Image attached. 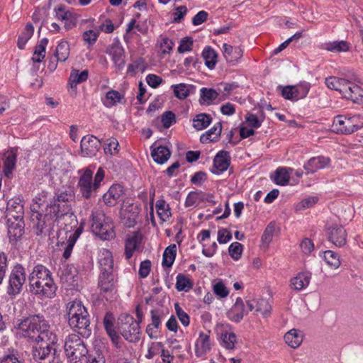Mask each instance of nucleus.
<instances>
[{"mask_svg": "<svg viewBox=\"0 0 363 363\" xmlns=\"http://www.w3.org/2000/svg\"><path fill=\"white\" fill-rule=\"evenodd\" d=\"M100 146V140L93 135L84 136L81 140L82 152L88 157L94 156Z\"/></svg>", "mask_w": 363, "mask_h": 363, "instance_id": "19", "label": "nucleus"}, {"mask_svg": "<svg viewBox=\"0 0 363 363\" xmlns=\"http://www.w3.org/2000/svg\"><path fill=\"white\" fill-rule=\"evenodd\" d=\"M88 71L86 69L79 72L77 69H72L69 77V84L71 86H76L82 83L88 79Z\"/></svg>", "mask_w": 363, "mask_h": 363, "instance_id": "46", "label": "nucleus"}, {"mask_svg": "<svg viewBox=\"0 0 363 363\" xmlns=\"http://www.w3.org/2000/svg\"><path fill=\"white\" fill-rule=\"evenodd\" d=\"M286 343L292 348H297L303 341V334L300 330L292 329L284 335Z\"/></svg>", "mask_w": 363, "mask_h": 363, "instance_id": "33", "label": "nucleus"}, {"mask_svg": "<svg viewBox=\"0 0 363 363\" xmlns=\"http://www.w3.org/2000/svg\"><path fill=\"white\" fill-rule=\"evenodd\" d=\"M328 239L337 247H342L347 242V232L342 225H333L328 229Z\"/></svg>", "mask_w": 363, "mask_h": 363, "instance_id": "16", "label": "nucleus"}, {"mask_svg": "<svg viewBox=\"0 0 363 363\" xmlns=\"http://www.w3.org/2000/svg\"><path fill=\"white\" fill-rule=\"evenodd\" d=\"M55 17L60 21H69L72 17V14L69 11H66L64 6H60L55 9Z\"/></svg>", "mask_w": 363, "mask_h": 363, "instance_id": "63", "label": "nucleus"}, {"mask_svg": "<svg viewBox=\"0 0 363 363\" xmlns=\"http://www.w3.org/2000/svg\"><path fill=\"white\" fill-rule=\"evenodd\" d=\"M104 323L105 329H106L108 335L111 337L113 343L115 344L116 345H117L120 337L118 335L116 331L113 328V323L111 320H107L105 318Z\"/></svg>", "mask_w": 363, "mask_h": 363, "instance_id": "55", "label": "nucleus"}, {"mask_svg": "<svg viewBox=\"0 0 363 363\" xmlns=\"http://www.w3.org/2000/svg\"><path fill=\"white\" fill-rule=\"evenodd\" d=\"M107 52L111 56L116 67L119 69L123 67L125 65L124 50L118 40L111 45Z\"/></svg>", "mask_w": 363, "mask_h": 363, "instance_id": "22", "label": "nucleus"}, {"mask_svg": "<svg viewBox=\"0 0 363 363\" xmlns=\"http://www.w3.org/2000/svg\"><path fill=\"white\" fill-rule=\"evenodd\" d=\"M17 148L12 147L4 154V172L6 176L11 173L16 163Z\"/></svg>", "mask_w": 363, "mask_h": 363, "instance_id": "30", "label": "nucleus"}, {"mask_svg": "<svg viewBox=\"0 0 363 363\" xmlns=\"http://www.w3.org/2000/svg\"><path fill=\"white\" fill-rule=\"evenodd\" d=\"M324 259L327 264L334 269L338 268L340 265L338 255L332 250L324 252Z\"/></svg>", "mask_w": 363, "mask_h": 363, "instance_id": "52", "label": "nucleus"}, {"mask_svg": "<svg viewBox=\"0 0 363 363\" xmlns=\"http://www.w3.org/2000/svg\"><path fill=\"white\" fill-rule=\"evenodd\" d=\"M74 191L70 186L66 187L62 190H59L57 192L55 193V195L54 196V199L55 200V201L58 202L59 203H64L62 205L63 208H66L67 206H68L69 208H70V205L69 203L72 201H74Z\"/></svg>", "mask_w": 363, "mask_h": 363, "instance_id": "27", "label": "nucleus"}, {"mask_svg": "<svg viewBox=\"0 0 363 363\" xmlns=\"http://www.w3.org/2000/svg\"><path fill=\"white\" fill-rule=\"evenodd\" d=\"M236 342V335L233 333H225L223 335V345L226 349L232 350L234 348Z\"/></svg>", "mask_w": 363, "mask_h": 363, "instance_id": "62", "label": "nucleus"}, {"mask_svg": "<svg viewBox=\"0 0 363 363\" xmlns=\"http://www.w3.org/2000/svg\"><path fill=\"white\" fill-rule=\"evenodd\" d=\"M48 197V192L42 191L38 193L33 200V203L30 205V213H40L43 211L42 208L46 203Z\"/></svg>", "mask_w": 363, "mask_h": 363, "instance_id": "36", "label": "nucleus"}, {"mask_svg": "<svg viewBox=\"0 0 363 363\" xmlns=\"http://www.w3.org/2000/svg\"><path fill=\"white\" fill-rule=\"evenodd\" d=\"M342 95L355 103L363 101V89L359 85L348 80L345 83Z\"/></svg>", "mask_w": 363, "mask_h": 363, "instance_id": "18", "label": "nucleus"}, {"mask_svg": "<svg viewBox=\"0 0 363 363\" xmlns=\"http://www.w3.org/2000/svg\"><path fill=\"white\" fill-rule=\"evenodd\" d=\"M212 118L207 113L197 114L193 119V127L197 130L207 128L211 123Z\"/></svg>", "mask_w": 363, "mask_h": 363, "instance_id": "37", "label": "nucleus"}, {"mask_svg": "<svg viewBox=\"0 0 363 363\" xmlns=\"http://www.w3.org/2000/svg\"><path fill=\"white\" fill-rule=\"evenodd\" d=\"M89 316L86 308L82 305L80 301L74 300L67 304V315L68 323L77 324L81 315Z\"/></svg>", "mask_w": 363, "mask_h": 363, "instance_id": "11", "label": "nucleus"}, {"mask_svg": "<svg viewBox=\"0 0 363 363\" xmlns=\"http://www.w3.org/2000/svg\"><path fill=\"white\" fill-rule=\"evenodd\" d=\"M222 130L221 123H217L210 130L203 134L200 138L201 143H208L209 142H215L218 140Z\"/></svg>", "mask_w": 363, "mask_h": 363, "instance_id": "31", "label": "nucleus"}, {"mask_svg": "<svg viewBox=\"0 0 363 363\" xmlns=\"http://www.w3.org/2000/svg\"><path fill=\"white\" fill-rule=\"evenodd\" d=\"M193 286L191 280L183 274H179L177 277L176 289L179 291H189Z\"/></svg>", "mask_w": 363, "mask_h": 363, "instance_id": "48", "label": "nucleus"}, {"mask_svg": "<svg viewBox=\"0 0 363 363\" xmlns=\"http://www.w3.org/2000/svg\"><path fill=\"white\" fill-rule=\"evenodd\" d=\"M230 165L229 152L221 150L217 153L213 160V169L212 173L219 174L228 168Z\"/></svg>", "mask_w": 363, "mask_h": 363, "instance_id": "21", "label": "nucleus"}, {"mask_svg": "<svg viewBox=\"0 0 363 363\" xmlns=\"http://www.w3.org/2000/svg\"><path fill=\"white\" fill-rule=\"evenodd\" d=\"M8 269V257L4 252H0V285L6 276Z\"/></svg>", "mask_w": 363, "mask_h": 363, "instance_id": "58", "label": "nucleus"}, {"mask_svg": "<svg viewBox=\"0 0 363 363\" xmlns=\"http://www.w3.org/2000/svg\"><path fill=\"white\" fill-rule=\"evenodd\" d=\"M311 277L309 272H301L291 279L290 286L294 290L301 291L309 284Z\"/></svg>", "mask_w": 363, "mask_h": 363, "instance_id": "29", "label": "nucleus"}, {"mask_svg": "<svg viewBox=\"0 0 363 363\" xmlns=\"http://www.w3.org/2000/svg\"><path fill=\"white\" fill-rule=\"evenodd\" d=\"M71 208H69L68 206H67L66 208H63L61 206L60 203L55 201L54 199V202L51 203L50 204H47L46 210L48 211V212L46 214L49 215V218L52 220L54 217H59L60 216L65 215L69 211Z\"/></svg>", "mask_w": 363, "mask_h": 363, "instance_id": "34", "label": "nucleus"}, {"mask_svg": "<svg viewBox=\"0 0 363 363\" xmlns=\"http://www.w3.org/2000/svg\"><path fill=\"white\" fill-rule=\"evenodd\" d=\"M8 237L11 245H16L23 237L25 231L23 220H6Z\"/></svg>", "mask_w": 363, "mask_h": 363, "instance_id": "14", "label": "nucleus"}, {"mask_svg": "<svg viewBox=\"0 0 363 363\" xmlns=\"http://www.w3.org/2000/svg\"><path fill=\"white\" fill-rule=\"evenodd\" d=\"M119 143L115 138L108 140V143L104 147V152L106 155H114L118 152Z\"/></svg>", "mask_w": 363, "mask_h": 363, "instance_id": "57", "label": "nucleus"}, {"mask_svg": "<svg viewBox=\"0 0 363 363\" xmlns=\"http://www.w3.org/2000/svg\"><path fill=\"white\" fill-rule=\"evenodd\" d=\"M347 79L336 77H329L325 79L326 86L330 89L339 91L341 94L343 92Z\"/></svg>", "mask_w": 363, "mask_h": 363, "instance_id": "44", "label": "nucleus"}, {"mask_svg": "<svg viewBox=\"0 0 363 363\" xmlns=\"http://www.w3.org/2000/svg\"><path fill=\"white\" fill-rule=\"evenodd\" d=\"M50 220L48 214L43 215L41 212L30 213V220L37 235H50L52 224Z\"/></svg>", "mask_w": 363, "mask_h": 363, "instance_id": "9", "label": "nucleus"}, {"mask_svg": "<svg viewBox=\"0 0 363 363\" xmlns=\"http://www.w3.org/2000/svg\"><path fill=\"white\" fill-rule=\"evenodd\" d=\"M247 313L241 298H238L232 308L228 312V317L232 321L239 323Z\"/></svg>", "mask_w": 363, "mask_h": 363, "instance_id": "23", "label": "nucleus"}, {"mask_svg": "<svg viewBox=\"0 0 363 363\" xmlns=\"http://www.w3.org/2000/svg\"><path fill=\"white\" fill-rule=\"evenodd\" d=\"M69 326L74 328L83 337H88L91 333L89 315H81V318H79L77 324H71Z\"/></svg>", "mask_w": 363, "mask_h": 363, "instance_id": "28", "label": "nucleus"}, {"mask_svg": "<svg viewBox=\"0 0 363 363\" xmlns=\"http://www.w3.org/2000/svg\"><path fill=\"white\" fill-rule=\"evenodd\" d=\"M117 277L113 272H100L98 278V288L100 294H104L106 300L117 292Z\"/></svg>", "mask_w": 363, "mask_h": 363, "instance_id": "8", "label": "nucleus"}, {"mask_svg": "<svg viewBox=\"0 0 363 363\" xmlns=\"http://www.w3.org/2000/svg\"><path fill=\"white\" fill-rule=\"evenodd\" d=\"M200 99L201 104H210L213 100L216 99L218 96V93L213 89L203 87L200 89Z\"/></svg>", "mask_w": 363, "mask_h": 363, "instance_id": "42", "label": "nucleus"}, {"mask_svg": "<svg viewBox=\"0 0 363 363\" xmlns=\"http://www.w3.org/2000/svg\"><path fill=\"white\" fill-rule=\"evenodd\" d=\"M290 172L291 169L286 167H279L274 172V182L277 185L285 186L290 179Z\"/></svg>", "mask_w": 363, "mask_h": 363, "instance_id": "35", "label": "nucleus"}, {"mask_svg": "<svg viewBox=\"0 0 363 363\" xmlns=\"http://www.w3.org/2000/svg\"><path fill=\"white\" fill-rule=\"evenodd\" d=\"M64 349L70 363H89L88 350L78 335H69L65 339Z\"/></svg>", "mask_w": 363, "mask_h": 363, "instance_id": "4", "label": "nucleus"}, {"mask_svg": "<svg viewBox=\"0 0 363 363\" xmlns=\"http://www.w3.org/2000/svg\"><path fill=\"white\" fill-rule=\"evenodd\" d=\"M155 206L160 218L163 222L168 220L172 215L169 204L164 200L160 199L156 202Z\"/></svg>", "mask_w": 363, "mask_h": 363, "instance_id": "41", "label": "nucleus"}, {"mask_svg": "<svg viewBox=\"0 0 363 363\" xmlns=\"http://www.w3.org/2000/svg\"><path fill=\"white\" fill-rule=\"evenodd\" d=\"M99 264L100 272H113L112 253L106 249H103L100 252Z\"/></svg>", "mask_w": 363, "mask_h": 363, "instance_id": "26", "label": "nucleus"}, {"mask_svg": "<svg viewBox=\"0 0 363 363\" xmlns=\"http://www.w3.org/2000/svg\"><path fill=\"white\" fill-rule=\"evenodd\" d=\"M271 305L266 299L261 298L257 300L255 313L261 314L264 317H267L271 313Z\"/></svg>", "mask_w": 363, "mask_h": 363, "instance_id": "49", "label": "nucleus"}, {"mask_svg": "<svg viewBox=\"0 0 363 363\" xmlns=\"http://www.w3.org/2000/svg\"><path fill=\"white\" fill-rule=\"evenodd\" d=\"M355 118L354 117L343 118L338 116L334 121V126L337 133L342 134H352L360 128L359 125L354 124Z\"/></svg>", "mask_w": 363, "mask_h": 363, "instance_id": "15", "label": "nucleus"}, {"mask_svg": "<svg viewBox=\"0 0 363 363\" xmlns=\"http://www.w3.org/2000/svg\"><path fill=\"white\" fill-rule=\"evenodd\" d=\"M281 89V95L285 99L297 101V96L295 94V89L294 86H281L277 87Z\"/></svg>", "mask_w": 363, "mask_h": 363, "instance_id": "60", "label": "nucleus"}, {"mask_svg": "<svg viewBox=\"0 0 363 363\" xmlns=\"http://www.w3.org/2000/svg\"><path fill=\"white\" fill-rule=\"evenodd\" d=\"M177 254V246L175 244L168 246L163 253L162 266L170 267L172 266Z\"/></svg>", "mask_w": 363, "mask_h": 363, "instance_id": "39", "label": "nucleus"}, {"mask_svg": "<svg viewBox=\"0 0 363 363\" xmlns=\"http://www.w3.org/2000/svg\"><path fill=\"white\" fill-rule=\"evenodd\" d=\"M123 99V95L115 90L108 91L105 98L103 99V104L106 107L111 108L117 105L121 99Z\"/></svg>", "mask_w": 363, "mask_h": 363, "instance_id": "38", "label": "nucleus"}, {"mask_svg": "<svg viewBox=\"0 0 363 363\" xmlns=\"http://www.w3.org/2000/svg\"><path fill=\"white\" fill-rule=\"evenodd\" d=\"M119 330L123 337L130 342L140 340V327L139 322L128 314L121 315L119 318Z\"/></svg>", "mask_w": 363, "mask_h": 363, "instance_id": "7", "label": "nucleus"}, {"mask_svg": "<svg viewBox=\"0 0 363 363\" xmlns=\"http://www.w3.org/2000/svg\"><path fill=\"white\" fill-rule=\"evenodd\" d=\"M330 162L328 157L323 156L315 157L311 158L306 164H304V169L306 174H313L320 169H323L328 166Z\"/></svg>", "mask_w": 363, "mask_h": 363, "instance_id": "25", "label": "nucleus"}, {"mask_svg": "<svg viewBox=\"0 0 363 363\" xmlns=\"http://www.w3.org/2000/svg\"><path fill=\"white\" fill-rule=\"evenodd\" d=\"M228 252L233 259L238 260L241 257L242 245L238 242H233L228 248Z\"/></svg>", "mask_w": 363, "mask_h": 363, "instance_id": "59", "label": "nucleus"}, {"mask_svg": "<svg viewBox=\"0 0 363 363\" xmlns=\"http://www.w3.org/2000/svg\"><path fill=\"white\" fill-rule=\"evenodd\" d=\"M91 217V230L94 234L104 240H111L114 237V227L110 218L100 212L92 213Z\"/></svg>", "mask_w": 363, "mask_h": 363, "instance_id": "5", "label": "nucleus"}, {"mask_svg": "<svg viewBox=\"0 0 363 363\" xmlns=\"http://www.w3.org/2000/svg\"><path fill=\"white\" fill-rule=\"evenodd\" d=\"M294 86L295 94L297 96V100H298L306 96L310 90L311 84L308 82H303Z\"/></svg>", "mask_w": 363, "mask_h": 363, "instance_id": "56", "label": "nucleus"}, {"mask_svg": "<svg viewBox=\"0 0 363 363\" xmlns=\"http://www.w3.org/2000/svg\"><path fill=\"white\" fill-rule=\"evenodd\" d=\"M26 281V269L21 264L16 263L11 269L9 276L7 294L12 298L20 294Z\"/></svg>", "mask_w": 363, "mask_h": 363, "instance_id": "6", "label": "nucleus"}, {"mask_svg": "<svg viewBox=\"0 0 363 363\" xmlns=\"http://www.w3.org/2000/svg\"><path fill=\"white\" fill-rule=\"evenodd\" d=\"M202 57L205 60V65L208 68L212 69L217 63V53L210 47H206L202 52Z\"/></svg>", "mask_w": 363, "mask_h": 363, "instance_id": "40", "label": "nucleus"}, {"mask_svg": "<svg viewBox=\"0 0 363 363\" xmlns=\"http://www.w3.org/2000/svg\"><path fill=\"white\" fill-rule=\"evenodd\" d=\"M23 217L24 207L23 201L18 197L11 199L6 205V220H23Z\"/></svg>", "mask_w": 363, "mask_h": 363, "instance_id": "13", "label": "nucleus"}, {"mask_svg": "<svg viewBox=\"0 0 363 363\" xmlns=\"http://www.w3.org/2000/svg\"><path fill=\"white\" fill-rule=\"evenodd\" d=\"M142 241V235L139 232H133L128 234L125 241V256L129 259L133 253L139 250Z\"/></svg>", "mask_w": 363, "mask_h": 363, "instance_id": "17", "label": "nucleus"}, {"mask_svg": "<svg viewBox=\"0 0 363 363\" xmlns=\"http://www.w3.org/2000/svg\"><path fill=\"white\" fill-rule=\"evenodd\" d=\"M123 193V186L120 184H113L102 197L104 203L108 206H114L118 203Z\"/></svg>", "mask_w": 363, "mask_h": 363, "instance_id": "20", "label": "nucleus"}, {"mask_svg": "<svg viewBox=\"0 0 363 363\" xmlns=\"http://www.w3.org/2000/svg\"><path fill=\"white\" fill-rule=\"evenodd\" d=\"M69 45L67 41L60 42L56 48L55 56L57 61L65 62L69 56Z\"/></svg>", "mask_w": 363, "mask_h": 363, "instance_id": "43", "label": "nucleus"}, {"mask_svg": "<svg viewBox=\"0 0 363 363\" xmlns=\"http://www.w3.org/2000/svg\"><path fill=\"white\" fill-rule=\"evenodd\" d=\"M223 56L230 65H235L242 57L243 51L240 47H233L227 43L223 44Z\"/></svg>", "mask_w": 363, "mask_h": 363, "instance_id": "24", "label": "nucleus"}, {"mask_svg": "<svg viewBox=\"0 0 363 363\" xmlns=\"http://www.w3.org/2000/svg\"><path fill=\"white\" fill-rule=\"evenodd\" d=\"M78 174H80L77 183L79 192L84 199H89L92 196L93 193L99 188L101 182L104 178V171L101 167L99 168L94 182H92L94 172L91 167L79 169Z\"/></svg>", "mask_w": 363, "mask_h": 363, "instance_id": "3", "label": "nucleus"}, {"mask_svg": "<svg viewBox=\"0 0 363 363\" xmlns=\"http://www.w3.org/2000/svg\"><path fill=\"white\" fill-rule=\"evenodd\" d=\"M211 349L209 335L200 333L199 337L196 343V351L201 350L202 352H206Z\"/></svg>", "mask_w": 363, "mask_h": 363, "instance_id": "50", "label": "nucleus"}, {"mask_svg": "<svg viewBox=\"0 0 363 363\" xmlns=\"http://www.w3.org/2000/svg\"><path fill=\"white\" fill-rule=\"evenodd\" d=\"M175 96L179 99H184L189 95V89L186 84L172 85Z\"/></svg>", "mask_w": 363, "mask_h": 363, "instance_id": "53", "label": "nucleus"}, {"mask_svg": "<svg viewBox=\"0 0 363 363\" xmlns=\"http://www.w3.org/2000/svg\"><path fill=\"white\" fill-rule=\"evenodd\" d=\"M89 316L86 308L82 305L80 301L74 300L67 304V315L68 323L77 324L81 315Z\"/></svg>", "mask_w": 363, "mask_h": 363, "instance_id": "10", "label": "nucleus"}, {"mask_svg": "<svg viewBox=\"0 0 363 363\" xmlns=\"http://www.w3.org/2000/svg\"><path fill=\"white\" fill-rule=\"evenodd\" d=\"M30 291L42 298H52L56 295L57 286L51 272L43 264L35 266L28 275Z\"/></svg>", "mask_w": 363, "mask_h": 363, "instance_id": "2", "label": "nucleus"}, {"mask_svg": "<svg viewBox=\"0 0 363 363\" xmlns=\"http://www.w3.org/2000/svg\"><path fill=\"white\" fill-rule=\"evenodd\" d=\"M171 152L167 147L159 146L151 151L153 160L158 164H164L170 157Z\"/></svg>", "mask_w": 363, "mask_h": 363, "instance_id": "32", "label": "nucleus"}, {"mask_svg": "<svg viewBox=\"0 0 363 363\" xmlns=\"http://www.w3.org/2000/svg\"><path fill=\"white\" fill-rule=\"evenodd\" d=\"M161 122L164 128H169L173 123H176L175 114L170 111H165L162 116Z\"/></svg>", "mask_w": 363, "mask_h": 363, "instance_id": "61", "label": "nucleus"}, {"mask_svg": "<svg viewBox=\"0 0 363 363\" xmlns=\"http://www.w3.org/2000/svg\"><path fill=\"white\" fill-rule=\"evenodd\" d=\"M89 316L86 308L82 305L80 301L74 300L67 304V315L68 323L77 324L81 315Z\"/></svg>", "mask_w": 363, "mask_h": 363, "instance_id": "12", "label": "nucleus"}, {"mask_svg": "<svg viewBox=\"0 0 363 363\" xmlns=\"http://www.w3.org/2000/svg\"><path fill=\"white\" fill-rule=\"evenodd\" d=\"M17 334L35 342L32 353L38 363H61L59 352L55 347L56 335L50 330V325L43 315H30L18 325Z\"/></svg>", "mask_w": 363, "mask_h": 363, "instance_id": "1", "label": "nucleus"}, {"mask_svg": "<svg viewBox=\"0 0 363 363\" xmlns=\"http://www.w3.org/2000/svg\"><path fill=\"white\" fill-rule=\"evenodd\" d=\"M193 39L191 37H185L180 41L179 46L178 47V52L180 53L190 51L192 49Z\"/></svg>", "mask_w": 363, "mask_h": 363, "instance_id": "64", "label": "nucleus"}, {"mask_svg": "<svg viewBox=\"0 0 363 363\" xmlns=\"http://www.w3.org/2000/svg\"><path fill=\"white\" fill-rule=\"evenodd\" d=\"M325 50L333 52H346L349 50V45L344 40L334 41L326 44Z\"/></svg>", "mask_w": 363, "mask_h": 363, "instance_id": "51", "label": "nucleus"}, {"mask_svg": "<svg viewBox=\"0 0 363 363\" xmlns=\"http://www.w3.org/2000/svg\"><path fill=\"white\" fill-rule=\"evenodd\" d=\"M276 223L274 222H270L264 230L261 241L263 245L267 248L269 243L272 241L273 236L275 233Z\"/></svg>", "mask_w": 363, "mask_h": 363, "instance_id": "47", "label": "nucleus"}, {"mask_svg": "<svg viewBox=\"0 0 363 363\" xmlns=\"http://www.w3.org/2000/svg\"><path fill=\"white\" fill-rule=\"evenodd\" d=\"M33 33L34 28L33 25L30 23H27L18 39V47L20 49L24 48L27 42L33 35Z\"/></svg>", "mask_w": 363, "mask_h": 363, "instance_id": "45", "label": "nucleus"}, {"mask_svg": "<svg viewBox=\"0 0 363 363\" xmlns=\"http://www.w3.org/2000/svg\"><path fill=\"white\" fill-rule=\"evenodd\" d=\"M99 30L96 28L94 30H87L83 33V40L89 45H93L97 40L99 35Z\"/></svg>", "mask_w": 363, "mask_h": 363, "instance_id": "54", "label": "nucleus"}]
</instances>
